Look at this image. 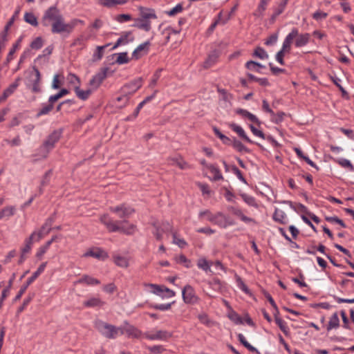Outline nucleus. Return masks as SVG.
Returning <instances> with one entry per match:
<instances>
[{
    "label": "nucleus",
    "instance_id": "1",
    "mask_svg": "<svg viewBox=\"0 0 354 354\" xmlns=\"http://www.w3.org/2000/svg\"><path fill=\"white\" fill-rule=\"evenodd\" d=\"M82 23L80 19H73L70 23H65L64 18L61 11L55 6H50L45 12L41 19V23L44 27L51 26V32L53 34L63 32L71 33L77 24Z\"/></svg>",
    "mask_w": 354,
    "mask_h": 354
},
{
    "label": "nucleus",
    "instance_id": "2",
    "mask_svg": "<svg viewBox=\"0 0 354 354\" xmlns=\"http://www.w3.org/2000/svg\"><path fill=\"white\" fill-rule=\"evenodd\" d=\"M100 221L109 232H120L127 235H131L136 229L135 225L129 223L127 220L113 221L108 214L101 216Z\"/></svg>",
    "mask_w": 354,
    "mask_h": 354
},
{
    "label": "nucleus",
    "instance_id": "3",
    "mask_svg": "<svg viewBox=\"0 0 354 354\" xmlns=\"http://www.w3.org/2000/svg\"><path fill=\"white\" fill-rule=\"evenodd\" d=\"M139 17L133 19V27L145 32H149L151 29V19H156L157 15L153 8L140 6L138 7Z\"/></svg>",
    "mask_w": 354,
    "mask_h": 354
},
{
    "label": "nucleus",
    "instance_id": "4",
    "mask_svg": "<svg viewBox=\"0 0 354 354\" xmlns=\"http://www.w3.org/2000/svg\"><path fill=\"white\" fill-rule=\"evenodd\" d=\"M95 326L96 329L108 339H115L119 334H124V330L122 328L116 327L101 320L96 321Z\"/></svg>",
    "mask_w": 354,
    "mask_h": 354
},
{
    "label": "nucleus",
    "instance_id": "5",
    "mask_svg": "<svg viewBox=\"0 0 354 354\" xmlns=\"http://www.w3.org/2000/svg\"><path fill=\"white\" fill-rule=\"evenodd\" d=\"M68 93L69 91L65 88H63L55 95L50 96L48 98V104L44 105L43 107L39 110L35 115L36 118H39L41 115L48 114L53 109L54 103Z\"/></svg>",
    "mask_w": 354,
    "mask_h": 354
},
{
    "label": "nucleus",
    "instance_id": "6",
    "mask_svg": "<svg viewBox=\"0 0 354 354\" xmlns=\"http://www.w3.org/2000/svg\"><path fill=\"white\" fill-rule=\"evenodd\" d=\"M47 262L42 263L37 270L32 274V275L29 277L26 282L21 287L19 291L18 292L17 295L15 296L14 301H16L17 300H19L21 297V296L24 294L26 290H27L28 287L33 283L37 278L44 271L45 268L46 267Z\"/></svg>",
    "mask_w": 354,
    "mask_h": 354
},
{
    "label": "nucleus",
    "instance_id": "7",
    "mask_svg": "<svg viewBox=\"0 0 354 354\" xmlns=\"http://www.w3.org/2000/svg\"><path fill=\"white\" fill-rule=\"evenodd\" d=\"M63 131L64 129L62 128L54 130L47 137L46 140L44 141L41 147L44 148L47 153L55 147V145L59 140L63 133Z\"/></svg>",
    "mask_w": 354,
    "mask_h": 354
},
{
    "label": "nucleus",
    "instance_id": "8",
    "mask_svg": "<svg viewBox=\"0 0 354 354\" xmlns=\"http://www.w3.org/2000/svg\"><path fill=\"white\" fill-rule=\"evenodd\" d=\"M142 80L141 77L136 79L129 83L124 84L121 88L122 94L124 95L126 97V101H128L129 99V96L136 93L141 86H142Z\"/></svg>",
    "mask_w": 354,
    "mask_h": 354
},
{
    "label": "nucleus",
    "instance_id": "9",
    "mask_svg": "<svg viewBox=\"0 0 354 354\" xmlns=\"http://www.w3.org/2000/svg\"><path fill=\"white\" fill-rule=\"evenodd\" d=\"M183 299L185 304H196L200 301V298L196 295L194 288L187 284L182 290Z\"/></svg>",
    "mask_w": 354,
    "mask_h": 354
},
{
    "label": "nucleus",
    "instance_id": "10",
    "mask_svg": "<svg viewBox=\"0 0 354 354\" xmlns=\"http://www.w3.org/2000/svg\"><path fill=\"white\" fill-rule=\"evenodd\" d=\"M109 68H102L89 81V86L92 90H96L99 88L103 81L106 78Z\"/></svg>",
    "mask_w": 354,
    "mask_h": 354
},
{
    "label": "nucleus",
    "instance_id": "11",
    "mask_svg": "<svg viewBox=\"0 0 354 354\" xmlns=\"http://www.w3.org/2000/svg\"><path fill=\"white\" fill-rule=\"evenodd\" d=\"M109 209L111 212L118 214L120 218H129L135 212L133 208L127 207L125 204L111 207Z\"/></svg>",
    "mask_w": 354,
    "mask_h": 354
},
{
    "label": "nucleus",
    "instance_id": "12",
    "mask_svg": "<svg viewBox=\"0 0 354 354\" xmlns=\"http://www.w3.org/2000/svg\"><path fill=\"white\" fill-rule=\"evenodd\" d=\"M212 223L218 225L222 228H225L229 225H233L234 222L229 218L221 212L215 214Z\"/></svg>",
    "mask_w": 354,
    "mask_h": 354
},
{
    "label": "nucleus",
    "instance_id": "13",
    "mask_svg": "<svg viewBox=\"0 0 354 354\" xmlns=\"http://www.w3.org/2000/svg\"><path fill=\"white\" fill-rule=\"evenodd\" d=\"M297 36V28H294L292 29L291 32L286 37L281 50L286 53H289L291 48V44L292 43V40Z\"/></svg>",
    "mask_w": 354,
    "mask_h": 354
},
{
    "label": "nucleus",
    "instance_id": "14",
    "mask_svg": "<svg viewBox=\"0 0 354 354\" xmlns=\"http://www.w3.org/2000/svg\"><path fill=\"white\" fill-rule=\"evenodd\" d=\"M149 41H147L140 44L133 52L132 57L135 59H140L143 55L147 54L149 51V46H150Z\"/></svg>",
    "mask_w": 354,
    "mask_h": 354
},
{
    "label": "nucleus",
    "instance_id": "15",
    "mask_svg": "<svg viewBox=\"0 0 354 354\" xmlns=\"http://www.w3.org/2000/svg\"><path fill=\"white\" fill-rule=\"evenodd\" d=\"M171 337V333L167 330H158L153 334H145V337L150 340L160 339L167 340Z\"/></svg>",
    "mask_w": 354,
    "mask_h": 354
},
{
    "label": "nucleus",
    "instance_id": "16",
    "mask_svg": "<svg viewBox=\"0 0 354 354\" xmlns=\"http://www.w3.org/2000/svg\"><path fill=\"white\" fill-rule=\"evenodd\" d=\"M228 127L232 130L234 131V132H236L239 136L243 139V140L246 141L247 142H249V143H251V144H253L254 143L248 136L247 134L245 133V131L243 130V129L239 126L238 124H235V123H230L228 124Z\"/></svg>",
    "mask_w": 354,
    "mask_h": 354
},
{
    "label": "nucleus",
    "instance_id": "17",
    "mask_svg": "<svg viewBox=\"0 0 354 354\" xmlns=\"http://www.w3.org/2000/svg\"><path fill=\"white\" fill-rule=\"evenodd\" d=\"M236 113L240 115H241L244 118H247L250 122L256 124L257 126L260 127L261 122L259 120V118L254 114L251 113L248 111L243 109H238L236 110Z\"/></svg>",
    "mask_w": 354,
    "mask_h": 354
},
{
    "label": "nucleus",
    "instance_id": "18",
    "mask_svg": "<svg viewBox=\"0 0 354 354\" xmlns=\"http://www.w3.org/2000/svg\"><path fill=\"white\" fill-rule=\"evenodd\" d=\"M35 72V77L32 80V88L31 91L34 93H38L41 92L40 82H41V73L39 69L36 66L32 67Z\"/></svg>",
    "mask_w": 354,
    "mask_h": 354
},
{
    "label": "nucleus",
    "instance_id": "19",
    "mask_svg": "<svg viewBox=\"0 0 354 354\" xmlns=\"http://www.w3.org/2000/svg\"><path fill=\"white\" fill-rule=\"evenodd\" d=\"M227 209L232 212L234 215L238 216L240 218V219L245 222V223H256V221L254 219L252 218H250V217H248L246 216H245L241 209L237 208V207H233V206H230L227 207Z\"/></svg>",
    "mask_w": 354,
    "mask_h": 354
},
{
    "label": "nucleus",
    "instance_id": "20",
    "mask_svg": "<svg viewBox=\"0 0 354 354\" xmlns=\"http://www.w3.org/2000/svg\"><path fill=\"white\" fill-rule=\"evenodd\" d=\"M296 39L295 41V46L297 48H300L306 46L310 41V35L309 33H304L299 34V30H297V36H296Z\"/></svg>",
    "mask_w": 354,
    "mask_h": 354
},
{
    "label": "nucleus",
    "instance_id": "21",
    "mask_svg": "<svg viewBox=\"0 0 354 354\" xmlns=\"http://www.w3.org/2000/svg\"><path fill=\"white\" fill-rule=\"evenodd\" d=\"M131 31L124 32L122 36L117 40L114 44L113 49L118 48L120 45L127 44L129 42H131L134 40V37L131 36Z\"/></svg>",
    "mask_w": 354,
    "mask_h": 354
},
{
    "label": "nucleus",
    "instance_id": "22",
    "mask_svg": "<svg viewBox=\"0 0 354 354\" xmlns=\"http://www.w3.org/2000/svg\"><path fill=\"white\" fill-rule=\"evenodd\" d=\"M85 257H92L99 259H105L108 258V254L106 252L99 248L95 250H90L84 254Z\"/></svg>",
    "mask_w": 354,
    "mask_h": 354
},
{
    "label": "nucleus",
    "instance_id": "23",
    "mask_svg": "<svg viewBox=\"0 0 354 354\" xmlns=\"http://www.w3.org/2000/svg\"><path fill=\"white\" fill-rule=\"evenodd\" d=\"M21 77H17L15 81L6 88L1 96H0V102L5 100L10 95H11L19 86Z\"/></svg>",
    "mask_w": 354,
    "mask_h": 354
},
{
    "label": "nucleus",
    "instance_id": "24",
    "mask_svg": "<svg viewBox=\"0 0 354 354\" xmlns=\"http://www.w3.org/2000/svg\"><path fill=\"white\" fill-rule=\"evenodd\" d=\"M129 0H98L100 4L108 8H112L118 5H124Z\"/></svg>",
    "mask_w": 354,
    "mask_h": 354
},
{
    "label": "nucleus",
    "instance_id": "25",
    "mask_svg": "<svg viewBox=\"0 0 354 354\" xmlns=\"http://www.w3.org/2000/svg\"><path fill=\"white\" fill-rule=\"evenodd\" d=\"M218 53L214 50L212 52L203 63V67L205 68H209L212 66L218 60Z\"/></svg>",
    "mask_w": 354,
    "mask_h": 354
},
{
    "label": "nucleus",
    "instance_id": "26",
    "mask_svg": "<svg viewBox=\"0 0 354 354\" xmlns=\"http://www.w3.org/2000/svg\"><path fill=\"white\" fill-rule=\"evenodd\" d=\"M74 90L76 95L82 100H86L88 98L89 95L91 94L93 91L91 88L83 91L80 89L79 85L76 86Z\"/></svg>",
    "mask_w": 354,
    "mask_h": 354
},
{
    "label": "nucleus",
    "instance_id": "27",
    "mask_svg": "<svg viewBox=\"0 0 354 354\" xmlns=\"http://www.w3.org/2000/svg\"><path fill=\"white\" fill-rule=\"evenodd\" d=\"M77 283H86V285H88V286H93V285L100 284V281L95 278H93L91 276L85 274L77 281Z\"/></svg>",
    "mask_w": 354,
    "mask_h": 354
},
{
    "label": "nucleus",
    "instance_id": "28",
    "mask_svg": "<svg viewBox=\"0 0 354 354\" xmlns=\"http://www.w3.org/2000/svg\"><path fill=\"white\" fill-rule=\"evenodd\" d=\"M16 208L15 206H6L0 210V220L3 218H9L15 214Z\"/></svg>",
    "mask_w": 354,
    "mask_h": 354
},
{
    "label": "nucleus",
    "instance_id": "29",
    "mask_svg": "<svg viewBox=\"0 0 354 354\" xmlns=\"http://www.w3.org/2000/svg\"><path fill=\"white\" fill-rule=\"evenodd\" d=\"M332 82L339 89L342 93V97L349 100L350 97L348 92L342 87V86L339 84L340 79L337 77L336 76H330V77Z\"/></svg>",
    "mask_w": 354,
    "mask_h": 354
},
{
    "label": "nucleus",
    "instance_id": "30",
    "mask_svg": "<svg viewBox=\"0 0 354 354\" xmlns=\"http://www.w3.org/2000/svg\"><path fill=\"white\" fill-rule=\"evenodd\" d=\"M339 326V319L337 313L332 315L327 325V330L329 331L333 328H337Z\"/></svg>",
    "mask_w": 354,
    "mask_h": 354
},
{
    "label": "nucleus",
    "instance_id": "31",
    "mask_svg": "<svg viewBox=\"0 0 354 354\" xmlns=\"http://www.w3.org/2000/svg\"><path fill=\"white\" fill-rule=\"evenodd\" d=\"M109 46V44L104 46H98L96 48L95 53L93 55L92 61L97 62L100 60L104 55V49Z\"/></svg>",
    "mask_w": 354,
    "mask_h": 354
},
{
    "label": "nucleus",
    "instance_id": "32",
    "mask_svg": "<svg viewBox=\"0 0 354 354\" xmlns=\"http://www.w3.org/2000/svg\"><path fill=\"white\" fill-rule=\"evenodd\" d=\"M35 236V233H32L30 234V236L28 239H26V241H25L26 245L21 249V253L23 254L28 253L30 251L31 246L33 243Z\"/></svg>",
    "mask_w": 354,
    "mask_h": 354
},
{
    "label": "nucleus",
    "instance_id": "33",
    "mask_svg": "<svg viewBox=\"0 0 354 354\" xmlns=\"http://www.w3.org/2000/svg\"><path fill=\"white\" fill-rule=\"evenodd\" d=\"M252 56L259 57L261 59H266L268 58V53L260 46L255 48L252 53Z\"/></svg>",
    "mask_w": 354,
    "mask_h": 354
},
{
    "label": "nucleus",
    "instance_id": "34",
    "mask_svg": "<svg viewBox=\"0 0 354 354\" xmlns=\"http://www.w3.org/2000/svg\"><path fill=\"white\" fill-rule=\"evenodd\" d=\"M207 168L209 169L210 172L214 174V177L212 180L217 181L219 180H222L223 178L222 174H221L220 170L216 167L213 165H207Z\"/></svg>",
    "mask_w": 354,
    "mask_h": 354
},
{
    "label": "nucleus",
    "instance_id": "35",
    "mask_svg": "<svg viewBox=\"0 0 354 354\" xmlns=\"http://www.w3.org/2000/svg\"><path fill=\"white\" fill-rule=\"evenodd\" d=\"M104 302L102 301L99 298H91L84 302V306L86 307H96L102 306Z\"/></svg>",
    "mask_w": 354,
    "mask_h": 354
},
{
    "label": "nucleus",
    "instance_id": "36",
    "mask_svg": "<svg viewBox=\"0 0 354 354\" xmlns=\"http://www.w3.org/2000/svg\"><path fill=\"white\" fill-rule=\"evenodd\" d=\"M285 217H286L285 213L282 210H279L278 209H275V211L273 214V216H272V218L275 221H277L281 224L285 223V221H284Z\"/></svg>",
    "mask_w": 354,
    "mask_h": 354
},
{
    "label": "nucleus",
    "instance_id": "37",
    "mask_svg": "<svg viewBox=\"0 0 354 354\" xmlns=\"http://www.w3.org/2000/svg\"><path fill=\"white\" fill-rule=\"evenodd\" d=\"M124 333H126L128 336H131L136 338L140 337L141 335V331L133 326H130L127 328L125 330H124Z\"/></svg>",
    "mask_w": 354,
    "mask_h": 354
},
{
    "label": "nucleus",
    "instance_id": "38",
    "mask_svg": "<svg viewBox=\"0 0 354 354\" xmlns=\"http://www.w3.org/2000/svg\"><path fill=\"white\" fill-rule=\"evenodd\" d=\"M24 20L26 23L35 27L38 26L37 19L32 12H26L24 15Z\"/></svg>",
    "mask_w": 354,
    "mask_h": 354
},
{
    "label": "nucleus",
    "instance_id": "39",
    "mask_svg": "<svg viewBox=\"0 0 354 354\" xmlns=\"http://www.w3.org/2000/svg\"><path fill=\"white\" fill-rule=\"evenodd\" d=\"M240 196H241V198L244 201V202L246 203L248 205L254 207H258V205L256 202L254 197H253L252 196H249L245 193L241 194Z\"/></svg>",
    "mask_w": 354,
    "mask_h": 354
},
{
    "label": "nucleus",
    "instance_id": "40",
    "mask_svg": "<svg viewBox=\"0 0 354 354\" xmlns=\"http://www.w3.org/2000/svg\"><path fill=\"white\" fill-rule=\"evenodd\" d=\"M212 263L209 262L205 258H201L197 261V266L203 270L207 272L210 271V266Z\"/></svg>",
    "mask_w": 354,
    "mask_h": 354
},
{
    "label": "nucleus",
    "instance_id": "41",
    "mask_svg": "<svg viewBox=\"0 0 354 354\" xmlns=\"http://www.w3.org/2000/svg\"><path fill=\"white\" fill-rule=\"evenodd\" d=\"M232 147L239 152H247L249 153L250 150L245 147L242 142L238 140L236 138H233Z\"/></svg>",
    "mask_w": 354,
    "mask_h": 354
},
{
    "label": "nucleus",
    "instance_id": "42",
    "mask_svg": "<svg viewBox=\"0 0 354 354\" xmlns=\"http://www.w3.org/2000/svg\"><path fill=\"white\" fill-rule=\"evenodd\" d=\"M56 218V212H55L49 218H48L44 223V224L42 225L41 229L45 230L46 228H48L46 234L49 233V232L51 230V225L54 223Z\"/></svg>",
    "mask_w": 354,
    "mask_h": 354
},
{
    "label": "nucleus",
    "instance_id": "43",
    "mask_svg": "<svg viewBox=\"0 0 354 354\" xmlns=\"http://www.w3.org/2000/svg\"><path fill=\"white\" fill-rule=\"evenodd\" d=\"M114 262L118 266H120L122 268H127L129 266V261L124 257H122V256L115 257Z\"/></svg>",
    "mask_w": 354,
    "mask_h": 354
},
{
    "label": "nucleus",
    "instance_id": "44",
    "mask_svg": "<svg viewBox=\"0 0 354 354\" xmlns=\"http://www.w3.org/2000/svg\"><path fill=\"white\" fill-rule=\"evenodd\" d=\"M21 41V38H19L17 41V42L12 46V48L10 50V52L8 53L6 59V62H5L6 64H8L9 62L12 59L13 55L15 53L16 50L17 49Z\"/></svg>",
    "mask_w": 354,
    "mask_h": 354
},
{
    "label": "nucleus",
    "instance_id": "45",
    "mask_svg": "<svg viewBox=\"0 0 354 354\" xmlns=\"http://www.w3.org/2000/svg\"><path fill=\"white\" fill-rule=\"evenodd\" d=\"M208 284L213 290L216 291H221L223 288L222 281L217 278H214L212 281H209Z\"/></svg>",
    "mask_w": 354,
    "mask_h": 354
},
{
    "label": "nucleus",
    "instance_id": "46",
    "mask_svg": "<svg viewBox=\"0 0 354 354\" xmlns=\"http://www.w3.org/2000/svg\"><path fill=\"white\" fill-rule=\"evenodd\" d=\"M267 4L265 1L263 3L260 2L257 10L254 12L253 15L256 17L261 18L263 16V12L266 10Z\"/></svg>",
    "mask_w": 354,
    "mask_h": 354
},
{
    "label": "nucleus",
    "instance_id": "47",
    "mask_svg": "<svg viewBox=\"0 0 354 354\" xmlns=\"http://www.w3.org/2000/svg\"><path fill=\"white\" fill-rule=\"evenodd\" d=\"M235 279L239 288L243 291L246 294H249L250 292V289L245 284L242 279L237 274H235Z\"/></svg>",
    "mask_w": 354,
    "mask_h": 354
},
{
    "label": "nucleus",
    "instance_id": "48",
    "mask_svg": "<svg viewBox=\"0 0 354 354\" xmlns=\"http://www.w3.org/2000/svg\"><path fill=\"white\" fill-rule=\"evenodd\" d=\"M44 44V40L41 37H36L30 44V47L32 49L39 50Z\"/></svg>",
    "mask_w": 354,
    "mask_h": 354
},
{
    "label": "nucleus",
    "instance_id": "49",
    "mask_svg": "<svg viewBox=\"0 0 354 354\" xmlns=\"http://www.w3.org/2000/svg\"><path fill=\"white\" fill-rule=\"evenodd\" d=\"M35 296V294H29L28 296L24 300L22 305L19 307L17 311V314L19 315L21 312L24 310V309L26 308V306L29 304V303L32 300L33 297Z\"/></svg>",
    "mask_w": 354,
    "mask_h": 354
},
{
    "label": "nucleus",
    "instance_id": "50",
    "mask_svg": "<svg viewBox=\"0 0 354 354\" xmlns=\"http://www.w3.org/2000/svg\"><path fill=\"white\" fill-rule=\"evenodd\" d=\"M335 162L343 167L348 169L350 171H354V167L350 160L345 158L336 160Z\"/></svg>",
    "mask_w": 354,
    "mask_h": 354
},
{
    "label": "nucleus",
    "instance_id": "51",
    "mask_svg": "<svg viewBox=\"0 0 354 354\" xmlns=\"http://www.w3.org/2000/svg\"><path fill=\"white\" fill-rule=\"evenodd\" d=\"M275 322L285 335H288L289 333V328L286 323L281 318L276 319Z\"/></svg>",
    "mask_w": 354,
    "mask_h": 354
},
{
    "label": "nucleus",
    "instance_id": "52",
    "mask_svg": "<svg viewBox=\"0 0 354 354\" xmlns=\"http://www.w3.org/2000/svg\"><path fill=\"white\" fill-rule=\"evenodd\" d=\"M152 225L154 227V231L153 232V234L155 236L156 239L158 241H162V234L165 232H162L160 228L158 227V223L153 222L152 223Z\"/></svg>",
    "mask_w": 354,
    "mask_h": 354
},
{
    "label": "nucleus",
    "instance_id": "53",
    "mask_svg": "<svg viewBox=\"0 0 354 354\" xmlns=\"http://www.w3.org/2000/svg\"><path fill=\"white\" fill-rule=\"evenodd\" d=\"M304 279H305V277H304V274L301 272H300L299 273V277L298 278L297 277H293L292 279V281L294 283L298 284L301 288H304V287H307V284L304 281Z\"/></svg>",
    "mask_w": 354,
    "mask_h": 354
},
{
    "label": "nucleus",
    "instance_id": "54",
    "mask_svg": "<svg viewBox=\"0 0 354 354\" xmlns=\"http://www.w3.org/2000/svg\"><path fill=\"white\" fill-rule=\"evenodd\" d=\"M176 260L177 263L184 264V266L187 268H189L192 266L191 261L184 254H180L178 257L176 258Z\"/></svg>",
    "mask_w": 354,
    "mask_h": 354
},
{
    "label": "nucleus",
    "instance_id": "55",
    "mask_svg": "<svg viewBox=\"0 0 354 354\" xmlns=\"http://www.w3.org/2000/svg\"><path fill=\"white\" fill-rule=\"evenodd\" d=\"M115 62L118 64H124L128 63L129 62V59L128 57L127 53L124 52L119 53Z\"/></svg>",
    "mask_w": 354,
    "mask_h": 354
},
{
    "label": "nucleus",
    "instance_id": "56",
    "mask_svg": "<svg viewBox=\"0 0 354 354\" xmlns=\"http://www.w3.org/2000/svg\"><path fill=\"white\" fill-rule=\"evenodd\" d=\"M158 227L165 233L172 232L173 227L168 221H162L161 223H158Z\"/></svg>",
    "mask_w": 354,
    "mask_h": 354
},
{
    "label": "nucleus",
    "instance_id": "57",
    "mask_svg": "<svg viewBox=\"0 0 354 354\" xmlns=\"http://www.w3.org/2000/svg\"><path fill=\"white\" fill-rule=\"evenodd\" d=\"M51 175H52L51 169L48 170L44 174V175L43 176L42 179L41 180V183H40L41 187H45L49 184Z\"/></svg>",
    "mask_w": 354,
    "mask_h": 354
},
{
    "label": "nucleus",
    "instance_id": "58",
    "mask_svg": "<svg viewBox=\"0 0 354 354\" xmlns=\"http://www.w3.org/2000/svg\"><path fill=\"white\" fill-rule=\"evenodd\" d=\"M287 3L288 0H282L278 6L274 9V13H275V15L279 16L284 11Z\"/></svg>",
    "mask_w": 354,
    "mask_h": 354
},
{
    "label": "nucleus",
    "instance_id": "59",
    "mask_svg": "<svg viewBox=\"0 0 354 354\" xmlns=\"http://www.w3.org/2000/svg\"><path fill=\"white\" fill-rule=\"evenodd\" d=\"M173 243L178 245L180 248H184L187 245V242L183 239H178L176 232H172Z\"/></svg>",
    "mask_w": 354,
    "mask_h": 354
},
{
    "label": "nucleus",
    "instance_id": "60",
    "mask_svg": "<svg viewBox=\"0 0 354 354\" xmlns=\"http://www.w3.org/2000/svg\"><path fill=\"white\" fill-rule=\"evenodd\" d=\"M149 286L151 288V292L153 294L161 295L162 292H164V286H160L157 284H149Z\"/></svg>",
    "mask_w": 354,
    "mask_h": 354
},
{
    "label": "nucleus",
    "instance_id": "61",
    "mask_svg": "<svg viewBox=\"0 0 354 354\" xmlns=\"http://www.w3.org/2000/svg\"><path fill=\"white\" fill-rule=\"evenodd\" d=\"M286 115V113L283 111H279L274 116H272V122L274 124H279L283 120V117Z\"/></svg>",
    "mask_w": 354,
    "mask_h": 354
},
{
    "label": "nucleus",
    "instance_id": "62",
    "mask_svg": "<svg viewBox=\"0 0 354 354\" xmlns=\"http://www.w3.org/2000/svg\"><path fill=\"white\" fill-rule=\"evenodd\" d=\"M147 349L153 354H160L165 351V348L161 345L148 346Z\"/></svg>",
    "mask_w": 354,
    "mask_h": 354
},
{
    "label": "nucleus",
    "instance_id": "63",
    "mask_svg": "<svg viewBox=\"0 0 354 354\" xmlns=\"http://www.w3.org/2000/svg\"><path fill=\"white\" fill-rule=\"evenodd\" d=\"M203 216H205L207 220L209 222L212 223L215 216V214H213L209 210H205L200 212L199 213V217L203 218Z\"/></svg>",
    "mask_w": 354,
    "mask_h": 354
},
{
    "label": "nucleus",
    "instance_id": "64",
    "mask_svg": "<svg viewBox=\"0 0 354 354\" xmlns=\"http://www.w3.org/2000/svg\"><path fill=\"white\" fill-rule=\"evenodd\" d=\"M229 318L236 324H243L242 318L234 311L229 314Z\"/></svg>",
    "mask_w": 354,
    "mask_h": 354
}]
</instances>
